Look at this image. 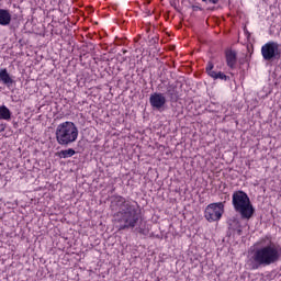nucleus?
Here are the masks:
<instances>
[{
    "mask_svg": "<svg viewBox=\"0 0 281 281\" xmlns=\"http://www.w3.org/2000/svg\"><path fill=\"white\" fill-rule=\"evenodd\" d=\"M115 211L114 223L120 231L135 229L142 220V210L135 201L127 200L122 195H114L110 205Z\"/></svg>",
    "mask_w": 281,
    "mask_h": 281,
    "instance_id": "f257e3e1",
    "label": "nucleus"
},
{
    "mask_svg": "<svg viewBox=\"0 0 281 281\" xmlns=\"http://www.w3.org/2000/svg\"><path fill=\"white\" fill-rule=\"evenodd\" d=\"M281 247L269 238L259 241V247L252 252L249 259L250 269L257 270L260 267H271L280 262Z\"/></svg>",
    "mask_w": 281,
    "mask_h": 281,
    "instance_id": "f03ea898",
    "label": "nucleus"
},
{
    "mask_svg": "<svg viewBox=\"0 0 281 281\" xmlns=\"http://www.w3.org/2000/svg\"><path fill=\"white\" fill-rule=\"evenodd\" d=\"M233 206L235 212L240 214V217L246 221H249L256 212L249 195H247L245 191H235L233 193Z\"/></svg>",
    "mask_w": 281,
    "mask_h": 281,
    "instance_id": "7ed1b4c3",
    "label": "nucleus"
},
{
    "mask_svg": "<svg viewBox=\"0 0 281 281\" xmlns=\"http://www.w3.org/2000/svg\"><path fill=\"white\" fill-rule=\"evenodd\" d=\"M55 135L59 146H71L78 139V126L66 121L56 127Z\"/></svg>",
    "mask_w": 281,
    "mask_h": 281,
    "instance_id": "20e7f679",
    "label": "nucleus"
},
{
    "mask_svg": "<svg viewBox=\"0 0 281 281\" xmlns=\"http://www.w3.org/2000/svg\"><path fill=\"white\" fill-rule=\"evenodd\" d=\"M224 213L225 204H223V202L211 203L204 211V218H206L209 223H215L216 221H221Z\"/></svg>",
    "mask_w": 281,
    "mask_h": 281,
    "instance_id": "39448f33",
    "label": "nucleus"
},
{
    "mask_svg": "<svg viewBox=\"0 0 281 281\" xmlns=\"http://www.w3.org/2000/svg\"><path fill=\"white\" fill-rule=\"evenodd\" d=\"M263 60H276L281 57L280 44L268 42L261 47Z\"/></svg>",
    "mask_w": 281,
    "mask_h": 281,
    "instance_id": "423d86ee",
    "label": "nucleus"
},
{
    "mask_svg": "<svg viewBox=\"0 0 281 281\" xmlns=\"http://www.w3.org/2000/svg\"><path fill=\"white\" fill-rule=\"evenodd\" d=\"M167 102L168 99H166V94L161 92H154L149 97V104L151 109H155L156 111H161Z\"/></svg>",
    "mask_w": 281,
    "mask_h": 281,
    "instance_id": "0eeeda50",
    "label": "nucleus"
},
{
    "mask_svg": "<svg viewBox=\"0 0 281 281\" xmlns=\"http://www.w3.org/2000/svg\"><path fill=\"white\" fill-rule=\"evenodd\" d=\"M225 57L227 67H229V69H236V63H238L236 50H226Z\"/></svg>",
    "mask_w": 281,
    "mask_h": 281,
    "instance_id": "6e6552de",
    "label": "nucleus"
},
{
    "mask_svg": "<svg viewBox=\"0 0 281 281\" xmlns=\"http://www.w3.org/2000/svg\"><path fill=\"white\" fill-rule=\"evenodd\" d=\"M12 21V14L10 11L0 9V25H10Z\"/></svg>",
    "mask_w": 281,
    "mask_h": 281,
    "instance_id": "1a4fd4ad",
    "label": "nucleus"
},
{
    "mask_svg": "<svg viewBox=\"0 0 281 281\" xmlns=\"http://www.w3.org/2000/svg\"><path fill=\"white\" fill-rule=\"evenodd\" d=\"M0 82H3V85L7 86L13 85L14 80H12V77H10L7 69L0 70Z\"/></svg>",
    "mask_w": 281,
    "mask_h": 281,
    "instance_id": "9d476101",
    "label": "nucleus"
},
{
    "mask_svg": "<svg viewBox=\"0 0 281 281\" xmlns=\"http://www.w3.org/2000/svg\"><path fill=\"white\" fill-rule=\"evenodd\" d=\"M11 117L12 112H10V109L5 105L0 106V120H11Z\"/></svg>",
    "mask_w": 281,
    "mask_h": 281,
    "instance_id": "9b49d317",
    "label": "nucleus"
},
{
    "mask_svg": "<svg viewBox=\"0 0 281 281\" xmlns=\"http://www.w3.org/2000/svg\"><path fill=\"white\" fill-rule=\"evenodd\" d=\"M74 155H76V150H74L72 148L63 149L59 151L60 159H69V157H74Z\"/></svg>",
    "mask_w": 281,
    "mask_h": 281,
    "instance_id": "f8f14e48",
    "label": "nucleus"
},
{
    "mask_svg": "<svg viewBox=\"0 0 281 281\" xmlns=\"http://www.w3.org/2000/svg\"><path fill=\"white\" fill-rule=\"evenodd\" d=\"M211 78H214V80H228L229 77H227V75H224L223 72L218 71V72H214V75H211Z\"/></svg>",
    "mask_w": 281,
    "mask_h": 281,
    "instance_id": "ddd939ff",
    "label": "nucleus"
},
{
    "mask_svg": "<svg viewBox=\"0 0 281 281\" xmlns=\"http://www.w3.org/2000/svg\"><path fill=\"white\" fill-rule=\"evenodd\" d=\"M206 74L210 76V77H212V76H214V64H212V61H209L207 63V65H206Z\"/></svg>",
    "mask_w": 281,
    "mask_h": 281,
    "instance_id": "4468645a",
    "label": "nucleus"
},
{
    "mask_svg": "<svg viewBox=\"0 0 281 281\" xmlns=\"http://www.w3.org/2000/svg\"><path fill=\"white\" fill-rule=\"evenodd\" d=\"M191 8L193 12H203V8H201L200 5L192 4Z\"/></svg>",
    "mask_w": 281,
    "mask_h": 281,
    "instance_id": "2eb2a0df",
    "label": "nucleus"
},
{
    "mask_svg": "<svg viewBox=\"0 0 281 281\" xmlns=\"http://www.w3.org/2000/svg\"><path fill=\"white\" fill-rule=\"evenodd\" d=\"M204 3H213V5H216L218 3V0H202Z\"/></svg>",
    "mask_w": 281,
    "mask_h": 281,
    "instance_id": "dca6fc26",
    "label": "nucleus"
},
{
    "mask_svg": "<svg viewBox=\"0 0 281 281\" xmlns=\"http://www.w3.org/2000/svg\"><path fill=\"white\" fill-rule=\"evenodd\" d=\"M173 93H175V89H172V88H168V89H167V94H168L170 98H172Z\"/></svg>",
    "mask_w": 281,
    "mask_h": 281,
    "instance_id": "f3484780",
    "label": "nucleus"
}]
</instances>
